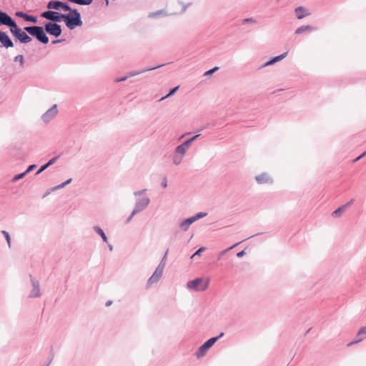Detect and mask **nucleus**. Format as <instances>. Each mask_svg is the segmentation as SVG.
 <instances>
[{
	"mask_svg": "<svg viewBox=\"0 0 366 366\" xmlns=\"http://www.w3.org/2000/svg\"><path fill=\"white\" fill-rule=\"evenodd\" d=\"M161 185L164 188H166L167 187V181L165 178L162 180Z\"/></svg>",
	"mask_w": 366,
	"mask_h": 366,
	"instance_id": "nucleus-51",
	"label": "nucleus"
},
{
	"mask_svg": "<svg viewBox=\"0 0 366 366\" xmlns=\"http://www.w3.org/2000/svg\"><path fill=\"white\" fill-rule=\"evenodd\" d=\"M245 254V252L244 250L239 252L237 254V257L240 258L242 257Z\"/></svg>",
	"mask_w": 366,
	"mask_h": 366,
	"instance_id": "nucleus-52",
	"label": "nucleus"
},
{
	"mask_svg": "<svg viewBox=\"0 0 366 366\" xmlns=\"http://www.w3.org/2000/svg\"><path fill=\"white\" fill-rule=\"evenodd\" d=\"M128 76L127 74L125 76H123V77H121V78H117L114 81L115 82H122V81H126L127 79H128Z\"/></svg>",
	"mask_w": 366,
	"mask_h": 366,
	"instance_id": "nucleus-47",
	"label": "nucleus"
},
{
	"mask_svg": "<svg viewBox=\"0 0 366 366\" xmlns=\"http://www.w3.org/2000/svg\"><path fill=\"white\" fill-rule=\"evenodd\" d=\"M362 157H361V155H360L358 157H357L355 159V162H357L358 160H360V159H362Z\"/></svg>",
	"mask_w": 366,
	"mask_h": 366,
	"instance_id": "nucleus-59",
	"label": "nucleus"
},
{
	"mask_svg": "<svg viewBox=\"0 0 366 366\" xmlns=\"http://www.w3.org/2000/svg\"><path fill=\"white\" fill-rule=\"evenodd\" d=\"M46 34H49L54 37H59L62 33L61 26L56 23L46 22L44 24Z\"/></svg>",
	"mask_w": 366,
	"mask_h": 366,
	"instance_id": "nucleus-7",
	"label": "nucleus"
},
{
	"mask_svg": "<svg viewBox=\"0 0 366 366\" xmlns=\"http://www.w3.org/2000/svg\"><path fill=\"white\" fill-rule=\"evenodd\" d=\"M93 0H78V4L81 6H88L92 3Z\"/></svg>",
	"mask_w": 366,
	"mask_h": 366,
	"instance_id": "nucleus-38",
	"label": "nucleus"
},
{
	"mask_svg": "<svg viewBox=\"0 0 366 366\" xmlns=\"http://www.w3.org/2000/svg\"><path fill=\"white\" fill-rule=\"evenodd\" d=\"M217 69H218V67H214L213 69H209V70L207 71L206 72H204V76H209V75H211V74H212L215 71H217Z\"/></svg>",
	"mask_w": 366,
	"mask_h": 366,
	"instance_id": "nucleus-44",
	"label": "nucleus"
},
{
	"mask_svg": "<svg viewBox=\"0 0 366 366\" xmlns=\"http://www.w3.org/2000/svg\"><path fill=\"white\" fill-rule=\"evenodd\" d=\"M187 151V150L182 145L180 144L175 148L174 153L179 156L184 157Z\"/></svg>",
	"mask_w": 366,
	"mask_h": 366,
	"instance_id": "nucleus-24",
	"label": "nucleus"
},
{
	"mask_svg": "<svg viewBox=\"0 0 366 366\" xmlns=\"http://www.w3.org/2000/svg\"><path fill=\"white\" fill-rule=\"evenodd\" d=\"M256 182L259 184H272V178L266 172H263L255 177Z\"/></svg>",
	"mask_w": 366,
	"mask_h": 366,
	"instance_id": "nucleus-13",
	"label": "nucleus"
},
{
	"mask_svg": "<svg viewBox=\"0 0 366 366\" xmlns=\"http://www.w3.org/2000/svg\"><path fill=\"white\" fill-rule=\"evenodd\" d=\"M189 134V133H186V134H184L183 135H182L181 138H183L186 135Z\"/></svg>",
	"mask_w": 366,
	"mask_h": 366,
	"instance_id": "nucleus-62",
	"label": "nucleus"
},
{
	"mask_svg": "<svg viewBox=\"0 0 366 366\" xmlns=\"http://www.w3.org/2000/svg\"><path fill=\"white\" fill-rule=\"evenodd\" d=\"M315 30V29L314 27H312V26H310V25H305V26H302L299 28H297L296 30H295V34H302L303 32H310V31H312Z\"/></svg>",
	"mask_w": 366,
	"mask_h": 366,
	"instance_id": "nucleus-21",
	"label": "nucleus"
},
{
	"mask_svg": "<svg viewBox=\"0 0 366 366\" xmlns=\"http://www.w3.org/2000/svg\"><path fill=\"white\" fill-rule=\"evenodd\" d=\"M163 13L162 10L157 11L156 12L152 13L149 14L150 17H157L159 15Z\"/></svg>",
	"mask_w": 366,
	"mask_h": 366,
	"instance_id": "nucleus-45",
	"label": "nucleus"
},
{
	"mask_svg": "<svg viewBox=\"0 0 366 366\" xmlns=\"http://www.w3.org/2000/svg\"><path fill=\"white\" fill-rule=\"evenodd\" d=\"M1 234L4 235V237H5L6 240L8 247L11 248V237H10L9 232L5 230H2Z\"/></svg>",
	"mask_w": 366,
	"mask_h": 366,
	"instance_id": "nucleus-28",
	"label": "nucleus"
},
{
	"mask_svg": "<svg viewBox=\"0 0 366 366\" xmlns=\"http://www.w3.org/2000/svg\"><path fill=\"white\" fill-rule=\"evenodd\" d=\"M10 32L21 44H28L32 41V38L26 31L19 28L17 24L11 29Z\"/></svg>",
	"mask_w": 366,
	"mask_h": 366,
	"instance_id": "nucleus-5",
	"label": "nucleus"
},
{
	"mask_svg": "<svg viewBox=\"0 0 366 366\" xmlns=\"http://www.w3.org/2000/svg\"><path fill=\"white\" fill-rule=\"evenodd\" d=\"M207 215V214L205 212H198L195 215L192 216V217L193 220L194 222H196V221L206 217Z\"/></svg>",
	"mask_w": 366,
	"mask_h": 366,
	"instance_id": "nucleus-34",
	"label": "nucleus"
},
{
	"mask_svg": "<svg viewBox=\"0 0 366 366\" xmlns=\"http://www.w3.org/2000/svg\"><path fill=\"white\" fill-rule=\"evenodd\" d=\"M139 214L138 212H137L135 209H133V210L132 211L130 215L127 217V220H126V222L127 223H129L132 219V218L136 215Z\"/></svg>",
	"mask_w": 366,
	"mask_h": 366,
	"instance_id": "nucleus-39",
	"label": "nucleus"
},
{
	"mask_svg": "<svg viewBox=\"0 0 366 366\" xmlns=\"http://www.w3.org/2000/svg\"><path fill=\"white\" fill-rule=\"evenodd\" d=\"M24 31H26L29 35L36 38L41 44H46L49 41V39L46 36L44 29V26H29L24 27Z\"/></svg>",
	"mask_w": 366,
	"mask_h": 366,
	"instance_id": "nucleus-3",
	"label": "nucleus"
},
{
	"mask_svg": "<svg viewBox=\"0 0 366 366\" xmlns=\"http://www.w3.org/2000/svg\"><path fill=\"white\" fill-rule=\"evenodd\" d=\"M64 21L68 29H74L76 27L81 26L83 24L81 14L77 9H74L71 12L65 14Z\"/></svg>",
	"mask_w": 366,
	"mask_h": 366,
	"instance_id": "nucleus-2",
	"label": "nucleus"
},
{
	"mask_svg": "<svg viewBox=\"0 0 366 366\" xmlns=\"http://www.w3.org/2000/svg\"><path fill=\"white\" fill-rule=\"evenodd\" d=\"M108 247L110 251L113 250V246L111 244H108Z\"/></svg>",
	"mask_w": 366,
	"mask_h": 366,
	"instance_id": "nucleus-58",
	"label": "nucleus"
},
{
	"mask_svg": "<svg viewBox=\"0 0 366 366\" xmlns=\"http://www.w3.org/2000/svg\"><path fill=\"white\" fill-rule=\"evenodd\" d=\"M179 87V86H176V87H174V88L172 89L169 91V92L166 96H164V97H162V98L159 99V101H162V100H164V99H167V98H168V97H169L172 96L173 94H174V93L178 90Z\"/></svg>",
	"mask_w": 366,
	"mask_h": 366,
	"instance_id": "nucleus-30",
	"label": "nucleus"
},
{
	"mask_svg": "<svg viewBox=\"0 0 366 366\" xmlns=\"http://www.w3.org/2000/svg\"><path fill=\"white\" fill-rule=\"evenodd\" d=\"M15 15L18 17L24 19L26 21H29L34 24L37 23V17L35 16L29 15L21 11H16Z\"/></svg>",
	"mask_w": 366,
	"mask_h": 366,
	"instance_id": "nucleus-14",
	"label": "nucleus"
},
{
	"mask_svg": "<svg viewBox=\"0 0 366 366\" xmlns=\"http://www.w3.org/2000/svg\"><path fill=\"white\" fill-rule=\"evenodd\" d=\"M16 21L6 12L0 10V25H5L12 29L16 26Z\"/></svg>",
	"mask_w": 366,
	"mask_h": 366,
	"instance_id": "nucleus-10",
	"label": "nucleus"
},
{
	"mask_svg": "<svg viewBox=\"0 0 366 366\" xmlns=\"http://www.w3.org/2000/svg\"><path fill=\"white\" fill-rule=\"evenodd\" d=\"M71 181H72V179L70 178V179H67L66 182L61 183V184L63 185V187H64L65 186L69 184Z\"/></svg>",
	"mask_w": 366,
	"mask_h": 366,
	"instance_id": "nucleus-53",
	"label": "nucleus"
},
{
	"mask_svg": "<svg viewBox=\"0 0 366 366\" xmlns=\"http://www.w3.org/2000/svg\"><path fill=\"white\" fill-rule=\"evenodd\" d=\"M257 22L256 19H254V18H247V19H244L242 21V23L244 24H247V23H252V24H255Z\"/></svg>",
	"mask_w": 366,
	"mask_h": 366,
	"instance_id": "nucleus-41",
	"label": "nucleus"
},
{
	"mask_svg": "<svg viewBox=\"0 0 366 366\" xmlns=\"http://www.w3.org/2000/svg\"><path fill=\"white\" fill-rule=\"evenodd\" d=\"M207 215V214L205 212H198L195 215L192 216V217L193 220L194 222H196V221L206 217Z\"/></svg>",
	"mask_w": 366,
	"mask_h": 366,
	"instance_id": "nucleus-33",
	"label": "nucleus"
},
{
	"mask_svg": "<svg viewBox=\"0 0 366 366\" xmlns=\"http://www.w3.org/2000/svg\"><path fill=\"white\" fill-rule=\"evenodd\" d=\"M295 12L297 15V18L298 19H302L304 17L310 15V13L307 11V10L303 6L297 7L295 9Z\"/></svg>",
	"mask_w": 366,
	"mask_h": 366,
	"instance_id": "nucleus-19",
	"label": "nucleus"
},
{
	"mask_svg": "<svg viewBox=\"0 0 366 366\" xmlns=\"http://www.w3.org/2000/svg\"><path fill=\"white\" fill-rule=\"evenodd\" d=\"M0 42L1 44V46H4L6 49L14 46V43L8 34L1 31H0Z\"/></svg>",
	"mask_w": 366,
	"mask_h": 366,
	"instance_id": "nucleus-12",
	"label": "nucleus"
},
{
	"mask_svg": "<svg viewBox=\"0 0 366 366\" xmlns=\"http://www.w3.org/2000/svg\"><path fill=\"white\" fill-rule=\"evenodd\" d=\"M61 188H64V187H63V185H62L61 184H59V185L55 186L54 187H53V188L51 189V190H52V191H55V190H57V189H61Z\"/></svg>",
	"mask_w": 366,
	"mask_h": 366,
	"instance_id": "nucleus-49",
	"label": "nucleus"
},
{
	"mask_svg": "<svg viewBox=\"0 0 366 366\" xmlns=\"http://www.w3.org/2000/svg\"><path fill=\"white\" fill-rule=\"evenodd\" d=\"M216 342L217 338H210L208 340H207L202 345L200 346V347L196 352L197 357H201L205 355L207 350H209Z\"/></svg>",
	"mask_w": 366,
	"mask_h": 366,
	"instance_id": "nucleus-9",
	"label": "nucleus"
},
{
	"mask_svg": "<svg viewBox=\"0 0 366 366\" xmlns=\"http://www.w3.org/2000/svg\"><path fill=\"white\" fill-rule=\"evenodd\" d=\"M105 3H106V4H106V6H108V5H109V0H105Z\"/></svg>",
	"mask_w": 366,
	"mask_h": 366,
	"instance_id": "nucleus-61",
	"label": "nucleus"
},
{
	"mask_svg": "<svg viewBox=\"0 0 366 366\" xmlns=\"http://www.w3.org/2000/svg\"><path fill=\"white\" fill-rule=\"evenodd\" d=\"M287 54H288V52L286 51V52H285V53H283V54H280V55H279L277 56L274 57L273 58L274 61L275 63H277V62L282 60L283 59H285L287 56Z\"/></svg>",
	"mask_w": 366,
	"mask_h": 366,
	"instance_id": "nucleus-35",
	"label": "nucleus"
},
{
	"mask_svg": "<svg viewBox=\"0 0 366 366\" xmlns=\"http://www.w3.org/2000/svg\"><path fill=\"white\" fill-rule=\"evenodd\" d=\"M192 144V143H191V142L189 139H187V141L181 144V145H182L187 150L190 147Z\"/></svg>",
	"mask_w": 366,
	"mask_h": 366,
	"instance_id": "nucleus-42",
	"label": "nucleus"
},
{
	"mask_svg": "<svg viewBox=\"0 0 366 366\" xmlns=\"http://www.w3.org/2000/svg\"><path fill=\"white\" fill-rule=\"evenodd\" d=\"M36 167V164H31L28 167V168L26 169V170L25 172L26 174H28L30 172H31L32 170H34Z\"/></svg>",
	"mask_w": 366,
	"mask_h": 366,
	"instance_id": "nucleus-46",
	"label": "nucleus"
},
{
	"mask_svg": "<svg viewBox=\"0 0 366 366\" xmlns=\"http://www.w3.org/2000/svg\"><path fill=\"white\" fill-rule=\"evenodd\" d=\"M65 14L54 11H45L41 14V17L44 18L51 23H58L64 21Z\"/></svg>",
	"mask_w": 366,
	"mask_h": 366,
	"instance_id": "nucleus-6",
	"label": "nucleus"
},
{
	"mask_svg": "<svg viewBox=\"0 0 366 366\" xmlns=\"http://www.w3.org/2000/svg\"><path fill=\"white\" fill-rule=\"evenodd\" d=\"M61 9L64 11L71 12V11H72L74 9H71V6L68 4L61 2L60 10Z\"/></svg>",
	"mask_w": 366,
	"mask_h": 366,
	"instance_id": "nucleus-31",
	"label": "nucleus"
},
{
	"mask_svg": "<svg viewBox=\"0 0 366 366\" xmlns=\"http://www.w3.org/2000/svg\"><path fill=\"white\" fill-rule=\"evenodd\" d=\"M354 202H355V199H351L348 202H347L345 204H344L342 206L345 207V209H346L348 207L352 205Z\"/></svg>",
	"mask_w": 366,
	"mask_h": 366,
	"instance_id": "nucleus-48",
	"label": "nucleus"
},
{
	"mask_svg": "<svg viewBox=\"0 0 366 366\" xmlns=\"http://www.w3.org/2000/svg\"><path fill=\"white\" fill-rule=\"evenodd\" d=\"M58 114L57 105L54 104L50 109L41 115V120L47 124Z\"/></svg>",
	"mask_w": 366,
	"mask_h": 366,
	"instance_id": "nucleus-8",
	"label": "nucleus"
},
{
	"mask_svg": "<svg viewBox=\"0 0 366 366\" xmlns=\"http://www.w3.org/2000/svg\"><path fill=\"white\" fill-rule=\"evenodd\" d=\"M223 336H224V332H221L218 336L214 337L213 338H217V341L219 338H221Z\"/></svg>",
	"mask_w": 366,
	"mask_h": 366,
	"instance_id": "nucleus-56",
	"label": "nucleus"
},
{
	"mask_svg": "<svg viewBox=\"0 0 366 366\" xmlns=\"http://www.w3.org/2000/svg\"><path fill=\"white\" fill-rule=\"evenodd\" d=\"M184 157L179 156L174 152L172 162L176 166L179 165L183 159Z\"/></svg>",
	"mask_w": 366,
	"mask_h": 366,
	"instance_id": "nucleus-26",
	"label": "nucleus"
},
{
	"mask_svg": "<svg viewBox=\"0 0 366 366\" xmlns=\"http://www.w3.org/2000/svg\"><path fill=\"white\" fill-rule=\"evenodd\" d=\"M206 249V247H201L200 248H199L195 252L194 254L192 256V258H194L196 256H199L201 254V253L202 252H204V250Z\"/></svg>",
	"mask_w": 366,
	"mask_h": 366,
	"instance_id": "nucleus-40",
	"label": "nucleus"
},
{
	"mask_svg": "<svg viewBox=\"0 0 366 366\" xmlns=\"http://www.w3.org/2000/svg\"><path fill=\"white\" fill-rule=\"evenodd\" d=\"M147 191V189H143L133 193V195L136 197L134 209L139 213L146 209L150 204V199L146 194Z\"/></svg>",
	"mask_w": 366,
	"mask_h": 366,
	"instance_id": "nucleus-1",
	"label": "nucleus"
},
{
	"mask_svg": "<svg viewBox=\"0 0 366 366\" xmlns=\"http://www.w3.org/2000/svg\"><path fill=\"white\" fill-rule=\"evenodd\" d=\"M61 2L59 1H50L46 7L49 9L60 10Z\"/></svg>",
	"mask_w": 366,
	"mask_h": 366,
	"instance_id": "nucleus-23",
	"label": "nucleus"
},
{
	"mask_svg": "<svg viewBox=\"0 0 366 366\" xmlns=\"http://www.w3.org/2000/svg\"><path fill=\"white\" fill-rule=\"evenodd\" d=\"M189 226L190 225H189V223H187L185 219L179 224V228L183 232L187 231L189 228Z\"/></svg>",
	"mask_w": 366,
	"mask_h": 366,
	"instance_id": "nucleus-29",
	"label": "nucleus"
},
{
	"mask_svg": "<svg viewBox=\"0 0 366 366\" xmlns=\"http://www.w3.org/2000/svg\"><path fill=\"white\" fill-rule=\"evenodd\" d=\"M185 220L187 222V223H189V225H191L192 224H193L194 222V221L193 220L192 217Z\"/></svg>",
	"mask_w": 366,
	"mask_h": 366,
	"instance_id": "nucleus-54",
	"label": "nucleus"
},
{
	"mask_svg": "<svg viewBox=\"0 0 366 366\" xmlns=\"http://www.w3.org/2000/svg\"><path fill=\"white\" fill-rule=\"evenodd\" d=\"M31 282L32 285V290L30 291L29 297V298H36L41 296V290L39 282L36 280L35 278H31Z\"/></svg>",
	"mask_w": 366,
	"mask_h": 366,
	"instance_id": "nucleus-11",
	"label": "nucleus"
},
{
	"mask_svg": "<svg viewBox=\"0 0 366 366\" xmlns=\"http://www.w3.org/2000/svg\"><path fill=\"white\" fill-rule=\"evenodd\" d=\"M209 284V279L207 277L203 276L195 278L193 280L187 282V287L194 291H204Z\"/></svg>",
	"mask_w": 366,
	"mask_h": 366,
	"instance_id": "nucleus-4",
	"label": "nucleus"
},
{
	"mask_svg": "<svg viewBox=\"0 0 366 366\" xmlns=\"http://www.w3.org/2000/svg\"><path fill=\"white\" fill-rule=\"evenodd\" d=\"M200 136V134H197L194 137H192V138L189 139V140L191 142V143L194 142Z\"/></svg>",
	"mask_w": 366,
	"mask_h": 366,
	"instance_id": "nucleus-50",
	"label": "nucleus"
},
{
	"mask_svg": "<svg viewBox=\"0 0 366 366\" xmlns=\"http://www.w3.org/2000/svg\"><path fill=\"white\" fill-rule=\"evenodd\" d=\"M275 64V62L274 61V59L273 58L271 59L270 60L267 61V62H265L262 66L261 68H263V67H266V66H270V65H272Z\"/></svg>",
	"mask_w": 366,
	"mask_h": 366,
	"instance_id": "nucleus-43",
	"label": "nucleus"
},
{
	"mask_svg": "<svg viewBox=\"0 0 366 366\" xmlns=\"http://www.w3.org/2000/svg\"><path fill=\"white\" fill-rule=\"evenodd\" d=\"M345 210V207H343L342 205L340 207H338L337 209H335L332 213V216L334 217V218H337V217H340L342 212Z\"/></svg>",
	"mask_w": 366,
	"mask_h": 366,
	"instance_id": "nucleus-25",
	"label": "nucleus"
},
{
	"mask_svg": "<svg viewBox=\"0 0 366 366\" xmlns=\"http://www.w3.org/2000/svg\"><path fill=\"white\" fill-rule=\"evenodd\" d=\"M93 229L97 234H98L99 235L101 236L104 242L108 243V238H107L106 234L104 233V232L103 231V229L100 227L94 226Z\"/></svg>",
	"mask_w": 366,
	"mask_h": 366,
	"instance_id": "nucleus-22",
	"label": "nucleus"
},
{
	"mask_svg": "<svg viewBox=\"0 0 366 366\" xmlns=\"http://www.w3.org/2000/svg\"><path fill=\"white\" fill-rule=\"evenodd\" d=\"M27 174L26 173V172H22L21 174H18L16 175H15L13 179H12V182H16V181L24 178Z\"/></svg>",
	"mask_w": 366,
	"mask_h": 366,
	"instance_id": "nucleus-36",
	"label": "nucleus"
},
{
	"mask_svg": "<svg viewBox=\"0 0 366 366\" xmlns=\"http://www.w3.org/2000/svg\"><path fill=\"white\" fill-rule=\"evenodd\" d=\"M64 39H57V40H54L52 41V44H57V43H61L62 41H64Z\"/></svg>",
	"mask_w": 366,
	"mask_h": 366,
	"instance_id": "nucleus-55",
	"label": "nucleus"
},
{
	"mask_svg": "<svg viewBox=\"0 0 366 366\" xmlns=\"http://www.w3.org/2000/svg\"><path fill=\"white\" fill-rule=\"evenodd\" d=\"M14 61H19V62L20 63V64H21V66H23V65H24V56H23V55L19 54V55H18V56H15V58H14Z\"/></svg>",
	"mask_w": 366,
	"mask_h": 366,
	"instance_id": "nucleus-37",
	"label": "nucleus"
},
{
	"mask_svg": "<svg viewBox=\"0 0 366 366\" xmlns=\"http://www.w3.org/2000/svg\"><path fill=\"white\" fill-rule=\"evenodd\" d=\"M207 215V214L205 212H198L195 215L192 216V217L193 220L194 222H196V221L206 217Z\"/></svg>",
	"mask_w": 366,
	"mask_h": 366,
	"instance_id": "nucleus-32",
	"label": "nucleus"
},
{
	"mask_svg": "<svg viewBox=\"0 0 366 366\" xmlns=\"http://www.w3.org/2000/svg\"><path fill=\"white\" fill-rule=\"evenodd\" d=\"M357 337H358L357 340H355L351 342H350L347 345H352L353 344L358 343L361 341H362L364 339L366 338V326L362 327L357 333Z\"/></svg>",
	"mask_w": 366,
	"mask_h": 366,
	"instance_id": "nucleus-15",
	"label": "nucleus"
},
{
	"mask_svg": "<svg viewBox=\"0 0 366 366\" xmlns=\"http://www.w3.org/2000/svg\"><path fill=\"white\" fill-rule=\"evenodd\" d=\"M161 276H150L147 283V288L152 287L158 283L160 280Z\"/></svg>",
	"mask_w": 366,
	"mask_h": 366,
	"instance_id": "nucleus-20",
	"label": "nucleus"
},
{
	"mask_svg": "<svg viewBox=\"0 0 366 366\" xmlns=\"http://www.w3.org/2000/svg\"><path fill=\"white\" fill-rule=\"evenodd\" d=\"M164 65V64H160V65L156 66L154 67H152V68H147V69H144L129 71V72L127 73V76H128L129 78L133 77V76H135L137 75L143 74V73H144L146 71L154 70V69H156L157 68L163 66Z\"/></svg>",
	"mask_w": 366,
	"mask_h": 366,
	"instance_id": "nucleus-16",
	"label": "nucleus"
},
{
	"mask_svg": "<svg viewBox=\"0 0 366 366\" xmlns=\"http://www.w3.org/2000/svg\"><path fill=\"white\" fill-rule=\"evenodd\" d=\"M366 155V151L365 152H363L362 154H361V157H365Z\"/></svg>",
	"mask_w": 366,
	"mask_h": 366,
	"instance_id": "nucleus-60",
	"label": "nucleus"
},
{
	"mask_svg": "<svg viewBox=\"0 0 366 366\" xmlns=\"http://www.w3.org/2000/svg\"><path fill=\"white\" fill-rule=\"evenodd\" d=\"M59 156H56V157H53L52 159H51L47 163L44 164V165H42L39 169V170L36 172V175H39V174H41L42 172H44V170H46L49 167L53 165L54 163H56V162L57 161V159H59Z\"/></svg>",
	"mask_w": 366,
	"mask_h": 366,
	"instance_id": "nucleus-17",
	"label": "nucleus"
},
{
	"mask_svg": "<svg viewBox=\"0 0 366 366\" xmlns=\"http://www.w3.org/2000/svg\"><path fill=\"white\" fill-rule=\"evenodd\" d=\"M112 304V301L109 300V301H107V302H106L105 306H106V307H109V306H110Z\"/></svg>",
	"mask_w": 366,
	"mask_h": 366,
	"instance_id": "nucleus-57",
	"label": "nucleus"
},
{
	"mask_svg": "<svg viewBox=\"0 0 366 366\" xmlns=\"http://www.w3.org/2000/svg\"><path fill=\"white\" fill-rule=\"evenodd\" d=\"M240 242H237L234 244H233L232 246L228 247L227 249H224L223 251L220 252L218 254V257H217V259H220L224 255H225L230 249H233L234 247H235L237 245H238Z\"/></svg>",
	"mask_w": 366,
	"mask_h": 366,
	"instance_id": "nucleus-27",
	"label": "nucleus"
},
{
	"mask_svg": "<svg viewBox=\"0 0 366 366\" xmlns=\"http://www.w3.org/2000/svg\"><path fill=\"white\" fill-rule=\"evenodd\" d=\"M167 253H168V250L165 252L162 261L160 262L159 264L158 265V267H157V269H155V271L154 272V273L152 274H162L164 267H165L164 260L167 257Z\"/></svg>",
	"mask_w": 366,
	"mask_h": 366,
	"instance_id": "nucleus-18",
	"label": "nucleus"
}]
</instances>
